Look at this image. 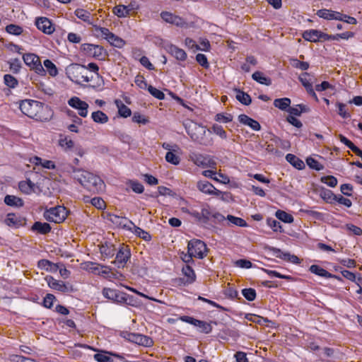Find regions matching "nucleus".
I'll return each mask as SVG.
<instances>
[{
    "label": "nucleus",
    "instance_id": "21",
    "mask_svg": "<svg viewBox=\"0 0 362 362\" xmlns=\"http://www.w3.org/2000/svg\"><path fill=\"white\" fill-rule=\"evenodd\" d=\"M238 120L241 124L249 126L252 129L255 131H259L261 129V126L257 121L253 119L246 115H240L238 116Z\"/></svg>",
    "mask_w": 362,
    "mask_h": 362
},
{
    "label": "nucleus",
    "instance_id": "43",
    "mask_svg": "<svg viewBox=\"0 0 362 362\" xmlns=\"http://www.w3.org/2000/svg\"><path fill=\"white\" fill-rule=\"evenodd\" d=\"M113 13L119 18H124L129 15V9L127 6L119 5L114 7Z\"/></svg>",
    "mask_w": 362,
    "mask_h": 362
},
{
    "label": "nucleus",
    "instance_id": "53",
    "mask_svg": "<svg viewBox=\"0 0 362 362\" xmlns=\"http://www.w3.org/2000/svg\"><path fill=\"white\" fill-rule=\"evenodd\" d=\"M4 83L9 88H13L18 85L17 79L11 74H6L4 76Z\"/></svg>",
    "mask_w": 362,
    "mask_h": 362
},
{
    "label": "nucleus",
    "instance_id": "56",
    "mask_svg": "<svg viewBox=\"0 0 362 362\" xmlns=\"http://www.w3.org/2000/svg\"><path fill=\"white\" fill-rule=\"evenodd\" d=\"M291 65L301 70H307L309 68V64L306 62H300L297 59H291Z\"/></svg>",
    "mask_w": 362,
    "mask_h": 362
},
{
    "label": "nucleus",
    "instance_id": "34",
    "mask_svg": "<svg viewBox=\"0 0 362 362\" xmlns=\"http://www.w3.org/2000/svg\"><path fill=\"white\" fill-rule=\"evenodd\" d=\"M309 270L310 272L322 277L329 278L332 276L331 273L316 264L311 265Z\"/></svg>",
    "mask_w": 362,
    "mask_h": 362
},
{
    "label": "nucleus",
    "instance_id": "16",
    "mask_svg": "<svg viewBox=\"0 0 362 362\" xmlns=\"http://www.w3.org/2000/svg\"><path fill=\"white\" fill-rule=\"evenodd\" d=\"M35 25L40 30L45 34L50 35L54 31V28L51 21L46 17L36 18Z\"/></svg>",
    "mask_w": 362,
    "mask_h": 362
},
{
    "label": "nucleus",
    "instance_id": "19",
    "mask_svg": "<svg viewBox=\"0 0 362 362\" xmlns=\"http://www.w3.org/2000/svg\"><path fill=\"white\" fill-rule=\"evenodd\" d=\"M269 250L270 251L273 252V254L276 257H279V258L284 259V260L289 261V262H291L292 263H294V264L300 263L299 258L297 256L294 255H291L288 252H284L280 249L276 248V247H269Z\"/></svg>",
    "mask_w": 362,
    "mask_h": 362
},
{
    "label": "nucleus",
    "instance_id": "47",
    "mask_svg": "<svg viewBox=\"0 0 362 362\" xmlns=\"http://www.w3.org/2000/svg\"><path fill=\"white\" fill-rule=\"evenodd\" d=\"M35 159L37 160L36 164H40L43 168L47 169H57V167L54 163L52 160H42L40 158L35 157Z\"/></svg>",
    "mask_w": 362,
    "mask_h": 362
},
{
    "label": "nucleus",
    "instance_id": "57",
    "mask_svg": "<svg viewBox=\"0 0 362 362\" xmlns=\"http://www.w3.org/2000/svg\"><path fill=\"white\" fill-rule=\"evenodd\" d=\"M58 170L67 172L69 173H73L74 175L78 174V172L74 170H81V168H76L71 165L68 164H59L57 167Z\"/></svg>",
    "mask_w": 362,
    "mask_h": 362
},
{
    "label": "nucleus",
    "instance_id": "20",
    "mask_svg": "<svg viewBox=\"0 0 362 362\" xmlns=\"http://www.w3.org/2000/svg\"><path fill=\"white\" fill-rule=\"evenodd\" d=\"M48 286L54 290H57L62 292H68L69 291V287L65 284L64 281H58L54 279L52 276L46 278Z\"/></svg>",
    "mask_w": 362,
    "mask_h": 362
},
{
    "label": "nucleus",
    "instance_id": "12",
    "mask_svg": "<svg viewBox=\"0 0 362 362\" xmlns=\"http://www.w3.org/2000/svg\"><path fill=\"white\" fill-rule=\"evenodd\" d=\"M68 104L78 110V115L81 117H86L88 115V104L81 100L78 97H73L69 100Z\"/></svg>",
    "mask_w": 362,
    "mask_h": 362
},
{
    "label": "nucleus",
    "instance_id": "6",
    "mask_svg": "<svg viewBox=\"0 0 362 362\" xmlns=\"http://www.w3.org/2000/svg\"><path fill=\"white\" fill-rule=\"evenodd\" d=\"M188 253L194 257L203 259L206 256L207 251L206 244L198 239H193L188 243Z\"/></svg>",
    "mask_w": 362,
    "mask_h": 362
},
{
    "label": "nucleus",
    "instance_id": "30",
    "mask_svg": "<svg viewBox=\"0 0 362 362\" xmlns=\"http://www.w3.org/2000/svg\"><path fill=\"white\" fill-rule=\"evenodd\" d=\"M252 78L253 80L263 85L270 86L272 84L271 78L266 77L262 72L259 71L253 73Z\"/></svg>",
    "mask_w": 362,
    "mask_h": 362
},
{
    "label": "nucleus",
    "instance_id": "38",
    "mask_svg": "<svg viewBox=\"0 0 362 362\" xmlns=\"http://www.w3.org/2000/svg\"><path fill=\"white\" fill-rule=\"evenodd\" d=\"M75 15L81 20L89 24H92L90 21L91 15L90 12L82 8H78L75 11Z\"/></svg>",
    "mask_w": 362,
    "mask_h": 362
},
{
    "label": "nucleus",
    "instance_id": "18",
    "mask_svg": "<svg viewBox=\"0 0 362 362\" xmlns=\"http://www.w3.org/2000/svg\"><path fill=\"white\" fill-rule=\"evenodd\" d=\"M197 187L199 191L208 194L219 195L221 192L215 188V187L206 180H200L197 183Z\"/></svg>",
    "mask_w": 362,
    "mask_h": 362
},
{
    "label": "nucleus",
    "instance_id": "4",
    "mask_svg": "<svg viewBox=\"0 0 362 362\" xmlns=\"http://www.w3.org/2000/svg\"><path fill=\"white\" fill-rule=\"evenodd\" d=\"M66 216L67 210L62 206L52 207L44 212V217L47 221L56 223L63 222Z\"/></svg>",
    "mask_w": 362,
    "mask_h": 362
},
{
    "label": "nucleus",
    "instance_id": "60",
    "mask_svg": "<svg viewBox=\"0 0 362 362\" xmlns=\"http://www.w3.org/2000/svg\"><path fill=\"white\" fill-rule=\"evenodd\" d=\"M212 131L214 134L219 136L222 139H226L227 134L223 127L218 124H214L212 127Z\"/></svg>",
    "mask_w": 362,
    "mask_h": 362
},
{
    "label": "nucleus",
    "instance_id": "35",
    "mask_svg": "<svg viewBox=\"0 0 362 362\" xmlns=\"http://www.w3.org/2000/svg\"><path fill=\"white\" fill-rule=\"evenodd\" d=\"M182 273L186 277L185 283L192 284L196 279V275L191 267L187 265L182 268Z\"/></svg>",
    "mask_w": 362,
    "mask_h": 362
},
{
    "label": "nucleus",
    "instance_id": "33",
    "mask_svg": "<svg viewBox=\"0 0 362 362\" xmlns=\"http://www.w3.org/2000/svg\"><path fill=\"white\" fill-rule=\"evenodd\" d=\"M23 59L25 64L32 69V66H34L37 63L40 58L35 54L28 53L23 54Z\"/></svg>",
    "mask_w": 362,
    "mask_h": 362
},
{
    "label": "nucleus",
    "instance_id": "63",
    "mask_svg": "<svg viewBox=\"0 0 362 362\" xmlns=\"http://www.w3.org/2000/svg\"><path fill=\"white\" fill-rule=\"evenodd\" d=\"M56 298L53 294L48 293L46 295V296L44 298L43 300V305L45 308H51L53 305V303L55 300Z\"/></svg>",
    "mask_w": 362,
    "mask_h": 362
},
{
    "label": "nucleus",
    "instance_id": "11",
    "mask_svg": "<svg viewBox=\"0 0 362 362\" xmlns=\"http://www.w3.org/2000/svg\"><path fill=\"white\" fill-rule=\"evenodd\" d=\"M103 295L105 298L115 303H124L127 300L126 293L116 289L105 288L103 290Z\"/></svg>",
    "mask_w": 362,
    "mask_h": 362
},
{
    "label": "nucleus",
    "instance_id": "51",
    "mask_svg": "<svg viewBox=\"0 0 362 362\" xmlns=\"http://www.w3.org/2000/svg\"><path fill=\"white\" fill-rule=\"evenodd\" d=\"M107 41L113 46L117 47H122L124 45V41L120 37L116 36L115 34L110 35Z\"/></svg>",
    "mask_w": 362,
    "mask_h": 362
},
{
    "label": "nucleus",
    "instance_id": "61",
    "mask_svg": "<svg viewBox=\"0 0 362 362\" xmlns=\"http://www.w3.org/2000/svg\"><path fill=\"white\" fill-rule=\"evenodd\" d=\"M332 13H333V11L328 9H320L317 11V15L322 18L327 20H332Z\"/></svg>",
    "mask_w": 362,
    "mask_h": 362
},
{
    "label": "nucleus",
    "instance_id": "13",
    "mask_svg": "<svg viewBox=\"0 0 362 362\" xmlns=\"http://www.w3.org/2000/svg\"><path fill=\"white\" fill-rule=\"evenodd\" d=\"M107 219L110 221L113 224L120 228H125L128 230H132V226H134V223L126 217L110 214H108Z\"/></svg>",
    "mask_w": 362,
    "mask_h": 362
},
{
    "label": "nucleus",
    "instance_id": "45",
    "mask_svg": "<svg viewBox=\"0 0 362 362\" xmlns=\"http://www.w3.org/2000/svg\"><path fill=\"white\" fill-rule=\"evenodd\" d=\"M226 219L232 224L240 226V227H246L247 226V222L239 217H235L232 215H228Z\"/></svg>",
    "mask_w": 362,
    "mask_h": 362
},
{
    "label": "nucleus",
    "instance_id": "49",
    "mask_svg": "<svg viewBox=\"0 0 362 362\" xmlns=\"http://www.w3.org/2000/svg\"><path fill=\"white\" fill-rule=\"evenodd\" d=\"M307 165L312 169L320 171L324 169V166L320 164L317 160L312 157H308L306 159Z\"/></svg>",
    "mask_w": 362,
    "mask_h": 362
},
{
    "label": "nucleus",
    "instance_id": "42",
    "mask_svg": "<svg viewBox=\"0 0 362 362\" xmlns=\"http://www.w3.org/2000/svg\"><path fill=\"white\" fill-rule=\"evenodd\" d=\"M59 145L65 151L71 150L74 146V142L67 136L62 137L59 140Z\"/></svg>",
    "mask_w": 362,
    "mask_h": 362
},
{
    "label": "nucleus",
    "instance_id": "54",
    "mask_svg": "<svg viewBox=\"0 0 362 362\" xmlns=\"http://www.w3.org/2000/svg\"><path fill=\"white\" fill-rule=\"evenodd\" d=\"M165 160L168 163L173 165H178L180 161L179 156L174 153L173 151H168L166 153Z\"/></svg>",
    "mask_w": 362,
    "mask_h": 362
},
{
    "label": "nucleus",
    "instance_id": "55",
    "mask_svg": "<svg viewBox=\"0 0 362 362\" xmlns=\"http://www.w3.org/2000/svg\"><path fill=\"white\" fill-rule=\"evenodd\" d=\"M148 90L151 95L158 100H163L165 98V94L161 90L154 88L151 85L148 86Z\"/></svg>",
    "mask_w": 362,
    "mask_h": 362
},
{
    "label": "nucleus",
    "instance_id": "58",
    "mask_svg": "<svg viewBox=\"0 0 362 362\" xmlns=\"http://www.w3.org/2000/svg\"><path fill=\"white\" fill-rule=\"evenodd\" d=\"M321 181L331 187H334L337 185V178L332 175L322 177Z\"/></svg>",
    "mask_w": 362,
    "mask_h": 362
},
{
    "label": "nucleus",
    "instance_id": "24",
    "mask_svg": "<svg viewBox=\"0 0 362 362\" xmlns=\"http://www.w3.org/2000/svg\"><path fill=\"white\" fill-rule=\"evenodd\" d=\"M32 230L34 231H37L40 234H47L50 232L51 226L47 223L36 221L33 225Z\"/></svg>",
    "mask_w": 362,
    "mask_h": 362
},
{
    "label": "nucleus",
    "instance_id": "17",
    "mask_svg": "<svg viewBox=\"0 0 362 362\" xmlns=\"http://www.w3.org/2000/svg\"><path fill=\"white\" fill-rule=\"evenodd\" d=\"M160 16L165 22L175 25L178 27H184L187 25V23L183 18L168 11H163L160 13Z\"/></svg>",
    "mask_w": 362,
    "mask_h": 362
},
{
    "label": "nucleus",
    "instance_id": "48",
    "mask_svg": "<svg viewBox=\"0 0 362 362\" xmlns=\"http://www.w3.org/2000/svg\"><path fill=\"white\" fill-rule=\"evenodd\" d=\"M127 185L136 193L141 194L144 190V186L136 180H129Z\"/></svg>",
    "mask_w": 362,
    "mask_h": 362
},
{
    "label": "nucleus",
    "instance_id": "1",
    "mask_svg": "<svg viewBox=\"0 0 362 362\" xmlns=\"http://www.w3.org/2000/svg\"><path fill=\"white\" fill-rule=\"evenodd\" d=\"M19 108L24 115L37 121H48L53 115V112L48 105L36 100H22Z\"/></svg>",
    "mask_w": 362,
    "mask_h": 362
},
{
    "label": "nucleus",
    "instance_id": "3",
    "mask_svg": "<svg viewBox=\"0 0 362 362\" xmlns=\"http://www.w3.org/2000/svg\"><path fill=\"white\" fill-rule=\"evenodd\" d=\"M184 127L190 138L201 144H205L203 136L206 133L204 127L192 121L187 120L184 123Z\"/></svg>",
    "mask_w": 362,
    "mask_h": 362
},
{
    "label": "nucleus",
    "instance_id": "50",
    "mask_svg": "<svg viewBox=\"0 0 362 362\" xmlns=\"http://www.w3.org/2000/svg\"><path fill=\"white\" fill-rule=\"evenodd\" d=\"M6 30L9 34L15 35H19L23 31V28L21 26L15 25V24L8 25L6 27Z\"/></svg>",
    "mask_w": 362,
    "mask_h": 362
},
{
    "label": "nucleus",
    "instance_id": "10",
    "mask_svg": "<svg viewBox=\"0 0 362 362\" xmlns=\"http://www.w3.org/2000/svg\"><path fill=\"white\" fill-rule=\"evenodd\" d=\"M124 337L129 341L146 347H150L153 344V341L151 337L141 334L127 333Z\"/></svg>",
    "mask_w": 362,
    "mask_h": 362
},
{
    "label": "nucleus",
    "instance_id": "22",
    "mask_svg": "<svg viewBox=\"0 0 362 362\" xmlns=\"http://www.w3.org/2000/svg\"><path fill=\"white\" fill-rule=\"evenodd\" d=\"M110 356H114L117 358H122L121 356L109 351H100L94 355V358L98 362H113V359Z\"/></svg>",
    "mask_w": 362,
    "mask_h": 362
},
{
    "label": "nucleus",
    "instance_id": "52",
    "mask_svg": "<svg viewBox=\"0 0 362 362\" xmlns=\"http://www.w3.org/2000/svg\"><path fill=\"white\" fill-rule=\"evenodd\" d=\"M243 296L249 301H252L256 298V291L254 288H244L242 290Z\"/></svg>",
    "mask_w": 362,
    "mask_h": 362
},
{
    "label": "nucleus",
    "instance_id": "46",
    "mask_svg": "<svg viewBox=\"0 0 362 362\" xmlns=\"http://www.w3.org/2000/svg\"><path fill=\"white\" fill-rule=\"evenodd\" d=\"M267 223L274 232H284V230L282 229V226L279 221L272 218H268L267 219Z\"/></svg>",
    "mask_w": 362,
    "mask_h": 362
},
{
    "label": "nucleus",
    "instance_id": "59",
    "mask_svg": "<svg viewBox=\"0 0 362 362\" xmlns=\"http://www.w3.org/2000/svg\"><path fill=\"white\" fill-rule=\"evenodd\" d=\"M10 69L13 71L14 74H17L19 72L20 69L21 68V63L20 59L16 58L14 59H12L10 62Z\"/></svg>",
    "mask_w": 362,
    "mask_h": 362
},
{
    "label": "nucleus",
    "instance_id": "40",
    "mask_svg": "<svg viewBox=\"0 0 362 362\" xmlns=\"http://www.w3.org/2000/svg\"><path fill=\"white\" fill-rule=\"evenodd\" d=\"M23 220L18 218L15 214H8L5 220L6 223L9 226L18 227L22 225Z\"/></svg>",
    "mask_w": 362,
    "mask_h": 362
},
{
    "label": "nucleus",
    "instance_id": "26",
    "mask_svg": "<svg viewBox=\"0 0 362 362\" xmlns=\"http://www.w3.org/2000/svg\"><path fill=\"white\" fill-rule=\"evenodd\" d=\"M4 202L10 206L20 207L23 206V199L13 195H6L4 197Z\"/></svg>",
    "mask_w": 362,
    "mask_h": 362
},
{
    "label": "nucleus",
    "instance_id": "28",
    "mask_svg": "<svg viewBox=\"0 0 362 362\" xmlns=\"http://www.w3.org/2000/svg\"><path fill=\"white\" fill-rule=\"evenodd\" d=\"M310 109L305 105L298 104L296 107H291L288 109V112L295 116H300L303 112H309Z\"/></svg>",
    "mask_w": 362,
    "mask_h": 362
},
{
    "label": "nucleus",
    "instance_id": "37",
    "mask_svg": "<svg viewBox=\"0 0 362 362\" xmlns=\"http://www.w3.org/2000/svg\"><path fill=\"white\" fill-rule=\"evenodd\" d=\"M132 231H133L136 236L139 237L140 238H142L146 241H148L151 239V235L148 232L135 226L134 224V226H132Z\"/></svg>",
    "mask_w": 362,
    "mask_h": 362
},
{
    "label": "nucleus",
    "instance_id": "39",
    "mask_svg": "<svg viewBox=\"0 0 362 362\" xmlns=\"http://www.w3.org/2000/svg\"><path fill=\"white\" fill-rule=\"evenodd\" d=\"M275 215L279 220L284 223H291L293 221V217L292 215L286 213L284 211L277 210Z\"/></svg>",
    "mask_w": 362,
    "mask_h": 362
},
{
    "label": "nucleus",
    "instance_id": "62",
    "mask_svg": "<svg viewBox=\"0 0 362 362\" xmlns=\"http://www.w3.org/2000/svg\"><path fill=\"white\" fill-rule=\"evenodd\" d=\"M299 80L302 83L303 86L306 88L312 86L310 82V74L307 72L303 73L299 76Z\"/></svg>",
    "mask_w": 362,
    "mask_h": 362
},
{
    "label": "nucleus",
    "instance_id": "29",
    "mask_svg": "<svg viewBox=\"0 0 362 362\" xmlns=\"http://www.w3.org/2000/svg\"><path fill=\"white\" fill-rule=\"evenodd\" d=\"M92 119L98 124H105L108 122V116L100 110H97L91 114Z\"/></svg>",
    "mask_w": 362,
    "mask_h": 362
},
{
    "label": "nucleus",
    "instance_id": "25",
    "mask_svg": "<svg viewBox=\"0 0 362 362\" xmlns=\"http://www.w3.org/2000/svg\"><path fill=\"white\" fill-rule=\"evenodd\" d=\"M233 90L236 93L235 98L242 104L249 105L252 103L250 96L238 88H234Z\"/></svg>",
    "mask_w": 362,
    "mask_h": 362
},
{
    "label": "nucleus",
    "instance_id": "27",
    "mask_svg": "<svg viewBox=\"0 0 362 362\" xmlns=\"http://www.w3.org/2000/svg\"><path fill=\"white\" fill-rule=\"evenodd\" d=\"M319 33L320 30H305L303 33V37L306 41L317 42L319 41Z\"/></svg>",
    "mask_w": 362,
    "mask_h": 362
},
{
    "label": "nucleus",
    "instance_id": "14",
    "mask_svg": "<svg viewBox=\"0 0 362 362\" xmlns=\"http://www.w3.org/2000/svg\"><path fill=\"white\" fill-rule=\"evenodd\" d=\"M131 257L129 248L122 247L117 252L114 263L118 268H124Z\"/></svg>",
    "mask_w": 362,
    "mask_h": 362
},
{
    "label": "nucleus",
    "instance_id": "36",
    "mask_svg": "<svg viewBox=\"0 0 362 362\" xmlns=\"http://www.w3.org/2000/svg\"><path fill=\"white\" fill-rule=\"evenodd\" d=\"M201 216L203 220V224L208 223L210 216L212 217L214 212L211 210L210 206L208 204H204L201 209Z\"/></svg>",
    "mask_w": 362,
    "mask_h": 362
},
{
    "label": "nucleus",
    "instance_id": "31",
    "mask_svg": "<svg viewBox=\"0 0 362 362\" xmlns=\"http://www.w3.org/2000/svg\"><path fill=\"white\" fill-rule=\"evenodd\" d=\"M290 105H291V100L288 98H278V99H275L274 101V105L276 107H277L281 110H284V111H287V112H288V109L289 107H291Z\"/></svg>",
    "mask_w": 362,
    "mask_h": 362
},
{
    "label": "nucleus",
    "instance_id": "7",
    "mask_svg": "<svg viewBox=\"0 0 362 362\" xmlns=\"http://www.w3.org/2000/svg\"><path fill=\"white\" fill-rule=\"evenodd\" d=\"M157 44L163 47L168 53L173 55L177 60L185 61L187 58V54L182 49L167 42L163 39H158Z\"/></svg>",
    "mask_w": 362,
    "mask_h": 362
},
{
    "label": "nucleus",
    "instance_id": "2",
    "mask_svg": "<svg viewBox=\"0 0 362 362\" xmlns=\"http://www.w3.org/2000/svg\"><path fill=\"white\" fill-rule=\"evenodd\" d=\"M75 170L78 174L74 175V178L88 191L98 193L104 190L105 183L100 177L83 169Z\"/></svg>",
    "mask_w": 362,
    "mask_h": 362
},
{
    "label": "nucleus",
    "instance_id": "9",
    "mask_svg": "<svg viewBox=\"0 0 362 362\" xmlns=\"http://www.w3.org/2000/svg\"><path fill=\"white\" fill-rule=\"evenodd\" d=\"M179 320L199 327L201 332L209 334L212 331V327L211 323H208L205 321L197 320L192 317L187 315L180 316L179 317Z\"/></svg>",
    "mask_w": 362,
    "mask_h": 362
},
{
    "label": "nucleus",
    "instance_id": "64",
    "mask_svg": "<svg viewBox=\"0 0 362 362\" xmlns=\"http://www.w3.org/2000/svg\"><path fill=\"white\" fill-rule=\"evenodd\" d=\"M196 60L204 68H208L209 66L207 58L203 54H197L196 56Z\"/></svg>",
    "mask_w": 362,
    "mask_h": 362
},
{
    "label": "nucleus",
    "instance_id": "23",
    "mask_svg": "<svg viewBox=\"0 0 362 362\" xmlns=\"http://www.w3.org/2000/svg\"><path fill=\"white\" fill-rule=\"evenodd\" d=\"M286 160L298 170H302L305 167L304 162L293 154H287L286 156Z\"/></svg>",
    "mask_w": 362,
    "mask_h": 362
},
{
    "label": "nucleus",
    "instance_id": "5",
    "mask_svg": "<svg viewBox=\"0 0 362 362\" xmlns=\"http://www.w3.org/2000/svg\"><path fill=\"white\" fill-rule=\"evenodd\" d=\"M83 74H87V68L79 64H71L66 68V74L74 83L81 84Z\"/></svg>",
    "mask_w": 362,
    "mask_h": 362
},
{
    "label": "nucleus",
    "instance_id": "8",
    "mask_svg": "<svg viewBox=\"0 0 362 362\" xmlns=\"http://www.w3.org/2000/svg\"><path fill=\"white\" fill-rule=\"evenodd\" d=\"M81 49L87 54L95 58L104 59L107 53L100 45L85 43L81 45Z\"/></svg>",
    "mask_w": 362,
    "mask_h": 362
},
{
    "label": "nucleus",
    "instance_id": "41",
    "mask_svg": "<svg viewBox=\"0 0 362 362\" xmlns=\"http://www.w3.org/2000/svg\"><path fill=\"white\" fill-rule=\"evenodd\" d=\"M336 195L329 189H322L320 192V197L327 203L333 204L336 199Z\"/></svg>",
    "mask_w": 362,
    "mask_h": 362
},
{
    "label": "nucleus",
    "instance_id": "44",
    "mask_svg": "<svg viewBox=\"0 0 362 362\" xmlns=\"http://www.w3.org/2000/svg\"><path fill=\"white\" fill-rule=\"evenodd\" d=\"M43 64L50 76H56L58 74V70L55 64L51 60L45 59Z\"/></svg>",
    "mask_w": 362,
    "mask_h": 362
},
{
    "label": "nucleus",
    "instance_id": "15",
    "mask_svg": "<svg viewBox=\"0 0 362 362\" xmlns=\"http://www.w3.org/2000/svg\"><path fill=\"white\" fill-rule=\"evenodd\" d=\"M192 160L196 165L203 168H215L216 164L209 156L202 154H194Z\"/></svg>",
    "mask_w": 362,
    "mask_h": 362
},
{
    "label": "nucleus",
    "instance_id": "32",
    "mask_svg": "<svg viewBox=\"0 0 362 362\" xmlns=\"http://www.w3.org/2000/svg\"><path fill=\"white\" fill-rule=\"evenodd\" d=\"M115 105L118 108L119 115L124 118L129 117L132 115L131 110L119 100H115Z\"/></svg>",
    "mask_w": 362,
    "mask_h": 362
}]
</instances>
